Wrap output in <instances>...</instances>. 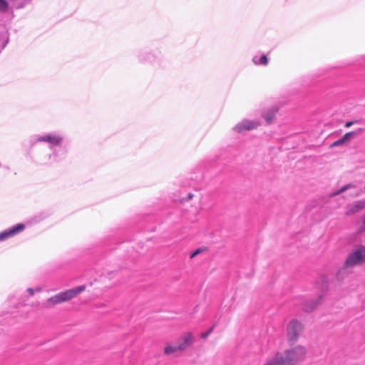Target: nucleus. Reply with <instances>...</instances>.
Masks as SVG:
<instances>
[{
    "instance_id": "1",
    "label": "nucleus",
    "mask_w": 365,
    "mask_h": 365,
    "mask_svg": "<svg viewBox=\"0 0 365 365\" xmlns=\"http://www.w3.org/2000/svg\"><path fill=\"white\" fill-rule=\"evenodd\" d=\"M36 143H46L49 145V148L53 150L48 155L50 163H55L65 158L66 152L61 148H55L62 145L63 136L60 132L53 131L35 136Z\"/></svg>"
},
{
    "instance_id": "2",
    "label": "nucleus",
    "mask_w": 365,
    "mask_h": 365,
    "mask_svg": "<svg viewBox=\"0 0 365 365\" xmlns=\"http://www.w3.org/2000/svg\"><path fill=\"white\" fill-rule=\"evenodd\" d=\"M307 353L306 347L298 345L285 350L282 353V359L286 365H296L306 358Z\"/></svg>"
},
{
    "instance_id": "3",
    "label": "nucleus",
    "mask_w": 365,
    "mask_h": 365,
    "mask_svg": "<svg viewBox=\"0 0 365 365\" xmlns=\"http://www.w3.org/2000/svg\"><path fill=\"white\" fill-rule=\"evenodd\" d=\"M86 287L83 285L74 287L73 289H68L65 292H60L55 296H53L47 299V304L48 306H53L57 304L67 302L78 294L83 292Z\"/></svg>"
},
{
    "instance_id": "4",
    "label": "nucleus",
    "mask_w": 365,
    "mask_h": 365,
    "mask_svg": "<svg viewBox=\"0 0 365 365\" xmlns=\"http://www.w3.org/2000/svg\"><path fill=\"white\" fill-rule=\"evenodd\" d=\"M303 329L304 325L301 322L296 319L290 320L286 327V334L289 342L295 343L299 339Z\"/></svg>"
},
{
    "instance_id": "5",
    "label": "nucleus",
    "mask_w": 365,
    "mask_h": 365,
    "mask_svg": "<svg viewBox=\"0 0 365 365\" xmlns=\"http://www.w3.org/2000/svg\"><path fill=\"white\" fill-rule=\"evenodd\" d=\"M346 266L353 268L365 262V246H359L346 257Z\"/></svg>"
},
{
    "instance_id": "6",
    "label": "nucleus",
    "mask_w": 365,
    "mask_h": 365,
    "mask_svg": "<svg viewBox=\"0 0 365 365\" xmlns=\"http://www.w3.org/2000/svg\"><path fill=\"white\" fill-rule=\"evenodd\" d=\"M260 125V122L258 120H250L244 119L238 123L234 128L233 130L237 133H242L244 131H248L257 128Z\"/></svg>"
},
{
    "instance_id": "7",
    "label": "nucleus",
    "mask_w": 365,
    "mask_h": 365,
    "mask_svg": "<svg viewBox=\"0 0 365 365\" xmlns=\"http://www.w3.org/2000/svg\"><path fill=\"white\" fill-rule=\"evenodd\" d=\"M25 229V225L19 223L0 232V242L5 241L19 234Z\"/></svg>"
},
{
    "instance_id": "8",
    "label": "nucleus",
    "mask_w": 365,
    "mask_h": 365,
    "mask_svg": "<svg viewBox=\"0 0 365 365\" xmlns=\"http://www.w3.org/2000/svg\"><path fill=\"white\" fill-rule=\"evenodd\" d=\"M192 335L190 333H185L181 336L177 344L180 351H182L189 347L192 344Z\"/></svg>"
},
{
    "instance_id": "9",
    "label": "nucleus",
    "mask_w": 365,
    "mask_h": 365,
    "mask_svg": "<svg viewBox=\"0 0 365 365\" xmlns=\"http://www.w3.org/2000/svg\"><path fill=\"white\" fill-rule=\"evenodd\" d=\"M263 365H286L282 359V353L277 352L269 358Z\"/></svg>"
},
{
    "instance_id": "10",
    "label": "nucleus",
    "mask_w": 365,
    "mask_h": 365,
    "mask_svg": "<svg viewBox=\"0 0 365 365\" xmlns=\"http://www.w3.org/2000/svg\"><path fill=\"white\" fill-rule=\"evenodd\" d=\"M364 208H365V200L356 201L349 206L346 214L351 215L361 210Z\"/></svg>"
},
{
    "instance_id": "11",
    "label": "nucleus",
    "mask_w": 365,
    "mask_h": 365,
    "mask_svg": "<svg viewBox=\"0 0 365 365\" xmlns=\"http://www.w3.org/2000/svg\"><path fill=\"white\" fill-rule=\"evenodd\" d=\"M320 297L317 300L307 301L301 304V308L302 310L307 312H309L313 311L319 303Z\"/></svg>"
},
{
    "instance_id": "12",
    "label": "nucleus",
    "mask_w": 365,
    "mask_h": 365,
    "mask_svg": "<svg viewBox=\"0 0 365 365\" xmlns=\"http://www.w3.org/2000/svg\"><path fill=\"white\" fill-rule=\"evenodd\" d=\"M351 267L346 266V262H344L343 267H341L336 273V278L338 280L341 281L346 277H347L350 273Z\"/></svg>"
},
{
    "instance_id": "13",
    "label": "nucleus",
    "mask_w": 365,
    "mask_h": 365,
    "mask_svg": "<svg viewBox=\"0 0 365 365\" xmlns=\"http://www.w3.org/2000/svg\"><path fill=\"white\" fill-rule=\"evenodd\" d=\"M252 62L257 66H267L268 58L265 54H262L261 56L255 55L252 58Z\"/></svg>"
},
{
    "instance_id": "14",
    "label": "nucleus",
    "mask_w": 365,
    "mask_h": 365,
    "mask_svg": "<svg viewBox=\"0 0 365 365\" xmlns=\"http://www.w3.org/2000/svg\"><path fill=\"white\" fill-rule=\"evenodd\" d=\"M357 227L356 238L361 240V235L365 231V215L362 217L361 220L357 222Z\"/></svg>"
},
{
    "instance_id": "15",
    "label": "nucleus",
    "mask_w": 365,
    "mask_h": 365,
    "mask_svg": "<svg viewBox=\"0 0 365 365\" xmlns=\"http://www.w3.org/2000/svg\"><path fill=\"white\" fill-rule=\"evenodd\" d=\"M277 111V108L274 106L264 113V118L268 123H270L272 121Z\"/></svg>"
},
{
    "instance_id": "16",
    "label": "nucleus",
    "mask_w": 365,
    "mask_h": 365,
    "mask_svg": "<svg viewBox=\"0 0 365 365\" xmlns=\"http://www.w3.org/2000/svg\"><path fill=\"white\" fill-rule=\"evenodd\" d=\"M156 58V56L153 53H150V52H147V53H142L140 54L139 56V59L141 61H145V62H153L155 60Z\"/></svg>"
},
{
    "instance_id": "17",
    "label": "nucleus",
    "mask_w": 365,
    "mask_h": 365,
    "mask_svg": "<svg viewBox=\"0 0 365 365\" xmlns=\"http://www.w3.org/2000/svg\"><path fill=\"white\" fill-rule=\"evenodd\" d=\"M178 344L175 345L168 344L165 348V353L166 354H171L180 351Z\"/></svg>"
},
{
    "instance_id": "18",
    "label": "nucleus",
    "mask_w": 365,
    "mask_h": 365,
    "mask_svg": "<svg viewBox=\"0 0 365 365\" xmlns=\"http://www.w3.org/2000/svg\"><path fill=\"white\" fill-rule=\"evenodd\" d=\"M355 187V185L354 184H348V185H346L344 186H343L340 190L333 192L331 196H336V195H338L351 188H354Z\"/></svg>"
},
{
    "instance_id": "19",
    "label": "nucleus",
    "mask_w": 365,
    "mask_h": 365,
    "mask_svg": "<svg viewBox=\"0 0 365 365\" xmlns=\"http://www.w3.org/2000/svg\"><path fill=\"white\" fill-rule=\"evenodd\" d=\"M355 135L354 132H349L346 133L341 138L344 140V143L350 140V138Z\"/></svg>"
},
{
    "instance_id": "20",
    "label": "nucleus",
    "mask_w": 365,
    "mask_h": 365,
    "mask_svg": "<svg viewBox=\"0 0 365 365\" xmlns=\"http://www.w3.org/2000/svg\"><path fill=\"white\" fill-rule=\"evenodd\" d=\"M26 291L29 294L30 296H32V295L34 294L35 292H40L41 291V288L40 287H36V289L28 288Z\"/></svg>"
},
{
    "instance_id": "21",
    "label": "nucleus",
    "mask_w": 365,
    "mask_h": 365,
    "mask_svg": "<svg viewBox=\"0 0 365 365\" xmlns=\"http://www.w3.org/2000/svg\"><path fill=\"white\" fill-rule=\"evenodd\" d=\"M7 7V3L4 0H0V11H6Z\"/></svg>"
},
{
    "instance_id": "22",
    "label": "nucleus",
    "mask_w": 365,
    "mask_h": 365,
    "mask_svg": "<svg viewBox=\"0 0 365 365\" xmlns=\"http://www.w3.org/2000/svg\"><path fill=\"white\" fill-rule=\"evenodd\" d=\"M344 140H343L342 138H340V139H339V140H337L334 141V142L331 144V147H336V146H339V145H342V144H344Z\"/></svg>"
},
{
    "instance_id": "23",
    "label": "nucleus",
    "mask_w": 365,
    "mask_h": 365,
    "mask_svg": "<svg viewBox=\"0 0 365 365\" xmlns=\"http://www.w3.org/2000/svg\"><path fill=\"white\" fill-rule=\"evenodd\" d=\"M213 327L210 328L207 331L201 334V337L203 339L207 338L212 331Z\"/></svg>"
},
{
    "instance_id": "24",
    "label": "nucleus",
    "mask_w": 365,
    "mask_h": 365,
    "mask_svg": "<svg viewBox=\"0 0 365 365\" xmlns=\"http://www.w3.org/2000/svg\"><path fill=\"white\" fill-rule=\"evenodd\" d=\"M202 252V250L200 248H198L197 249L195 252H193L191 255H190V258H193L194 257H195L196 255H197L199 253H200Z\"/></svg>"
},
{
    "instance_id": "25",
    "label": "nucleus",
    "mask_w": 365,
    "mask_h": 365,
    "mask_svg": "<svg viewBox=\"0 0 365 365\" xmlns=\"http://www.w3.org/2000/svg\"><path fill=\"white\" fill-rule=\"evenodd\" d=\"M354 123V121H349L345 124V127L349 128Z\"/></svg>"
},
{
    "instance_id": "26",
    "label": "nucleus",
    "mask_w": 365,
    "mask_h": 365,
    "mask_svg": "<svg viewBox=\"0 0 365 365\" xmlns=\"http://www.w3.org/2000/svg\"><path fill=\"white\" fill-rule=\"evenodd\" d=\"M358 195V193H357V192H354V193H352V194H351V195H352V196H356V195Z\"/></svg>"
},
{
    "instance_id": "27",
    "label": "nucleus",
    "mask_w": 365,
    "mask_h": 365,
    "mask_svg": "<svg viewBox=\"0 0 365 365\" xmlns=\"http://www.w3.org/2000/svg\"><path fill=\"white\" fill-rule=\"evenodd\" d=\"M188 197H189L190 199H191V198L192 197V195L190 193V194L188 195Z\"/></svg>"
}]
</instances>
